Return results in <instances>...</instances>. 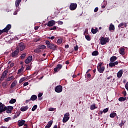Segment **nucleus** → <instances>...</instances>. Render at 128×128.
Returning <instances> with one entry per match:
<instances>
[{
    "mask_svg": "<svg viewBox=\"0 0 128 128\" xmlns=\"http://www.w3.org/2000/svg\"><path fill=\"white\" fill-rule=\"evenodd\" d=\"M30 100H32L30 99L26 100V104H28V102H30Z\"/></svg>",
    "mask_w": 128,
    "mask_h": 128,
    "instance_id": "69168bd1",
    "label": "nucleus"
},
{
    "mask_svg": "<svg viewBox=\"0 0 128 128\" xmlns=\"http://www.w3.org/2000/svg\"><path fill=\"white\" fill-rule=\"evenodd\" d=\"M46 44H47V46H50V42L49 40H46Z\"/></svg>",
    "mask_w": 128,
    "mask_h": 128,
    "instance_id": "49530a36",
    "label": "nucleus"
},
{
    "mask_svg": "<svg viewBox=\"0 0 128 128\" xmlns=\"http://www.w3.org/2000/svg\"><path fill=\"white\" fill-rule=\"evenodd\" d=\"M122 74H124V70H120L117 73V77L118 78H120L121 76H122Z\"/></svg>",
    "mask_w": 128,
    "mask_h": 128,
    "instance_id": "4468645a",
    "label": "nucleus"
},
{
    "mask_svg": "<svg viewBox=\"0 0 128 128\" xmlns=\"http://www.w3.org/2000/svg\"><path fill=\"white\" fill-rule=\"evenodd\" d=\"M108 112V108H104L103 110V112H104V114H106V112Z\"/></svg>",
    "mask_w": 128,
    "mask_h": 128,
    "instance_id": "c03bdc74",
    "label": "nucleus"
},
{
    "mask_svg": "<svg viewBox=\"0 0 128 128\" xmlns=\"http://www.w3.org/2000/svg\"><path fill=\"white\" fill-rule=\"evenodd\" d=\"M24 124H26V120H22L18 122V126H22V125Z\"/></svg>",
    "mask_w": 128,
    "mask_h": 128,
    "instance_id": "5701e85b",
    "label": "nucleus"
},
{
    "mask_svg": "<svg viewBox=\"0 0 128 128\" xmlns=\"http://www.w3.org/2000/svg\"><path fill=\"white\" fill-rule=\"evenodd\" d=\"M35 30H38V26H36L34 27Z\"/></svg>",
    "mask_w": 128,
    "mask_h": 128,
    "instance_id": "e2e57ef3",
    "label": "nucleus"
},
{
    "mask_svg": "<svg viewBox=\"0 0 128 128\" xmlns=\"http://www.w3.org/2000/svg\"><path fill=\"white\" fill-rule=\"evenodd\" d=\"M110 30H114V26L111 24L109 28Z\"/></svg>",
    "mask_w": 128,
    "mask_h": 128,
    "instance_id": "c85d7f7f",
    "label": "nucleus"
},
{
    "mask_svg": "<svg viewBox=\"0 0 128 128\" xmlns=\"http://www.w3.org/2000/svg\"><path fill=\"white\" fill-rule=\"evenodd\" d=\"M3 32H4V30H0V35L2 34H3Z\"/></svg>",
    "mask_w": 128,
    "mask_h": 128,
    "instance_id": "0e129e2a",
    "label": "nucleus"
},
{
    "mask_svg": "<svg viewBox=\"0 0 128 128\" xmlns=\"http://www.w3.org/2000/svg\"><path fill=\"white\" fill-rule=\"evenodd\" d=\"M113 64H114V66H116L117 64H118V62L116 61V62H113Z\"/></svg>",
    "mask_w": 128,
    "mask_h": 128,
    "instance_id": "6e6d98bb",
    "label": "nucleus"
},
{
    "mask_svg": "<svg viewBox=\"0 0 128 128\" xmlns=\"http://www.w3.org/2000/svg\"><path fill=\"white\" fill-rule=\"evenodd\" d=\"M34 52H35L36 54H40V52H42V50H40L38 46L34 50Z\"/></svg>",
    "mask_w": 128,
    "mask_h": 128,
    "instance_id": "a211bd4d",
    "label": "nucleus"
},
{
    "mask_svg": "<svg viewBox=\"0 0 128 128\" xmlns=\"http://www.w3.org/2000/svg\"><path fill=\"white\" fill-rule=\"evenodd\" d=\"M14 76L8 77L6 79V82H10V80H14Z\"/></svg>",
    "mask_w": 128,
    "mask_h": 128,
    "instance_id": "2f4dec72",
    "label": "nucleus"
},
{
    "mask_svg": "<svg viewBox=\"0 0 128 128\" xmlns=\"http://www.w3.org/2000/svg\"><path fill=\"white\" fill-rule=\"evenodd\" d=\"M124 26V23L122 22L118 24V28H124V27H123Z\"/></svg>",
    "mask_w": 128,
    "mask_h": 128,
    "instance_id": "72a5a7b5",
    "label": "nucleus"
},
{
    "mask_svg": "<svg viewBox=\"0 0 128 128\" xmlns=\"http://www.w3.org/2000/svg\"><path fill=\"white\" fill-rule=\"evenodd\" d=\"M62 38L58 39V44H62Z\"/></svg>",
    "mask_w": 128,
    "mask_h": 128,
    "instance_id": "79ce46f5",
    "label": "nucleus"
},
{
    "mask_svg": "<svg viewBox=\"0 0 128 128\" xmlns=\"http://www.w3.org/2000/svg\"><path fill=\"white\" fill-rule=\"evenodd\" d=\"M20 52V50L18 49H16L13 52H12V56L13 58H16L18 56V52Z\"/></svg>",
    "mask_w": 128,
    "mask_h": 128,
    "instance_id": "9d476101",
    "label": "nucleus"
},
{
    "mask_svg": "<svg viewBox=\"0 0 128 128\" xmlns=\"http://www.w3.org/2000/svg\"><path fill=\"white\" fill-rule=\"evenodd\" d=\"M7 74H8V72L6 71L4 72L2 74V78H6V76Z\"/></svg>",
    "mask_w": 128,
    "mask_h": 128,
    "instance_id": "58836bf2",
    "label": "nucleus"
},
{
    "mask_svg": "<svg viewBox=\"0 0 128 128\" xmlns=\"http://www.w3.org/2000/svg\"><path fill=\"white\" fill-rule=\"evenodd\" d=\"M52 121L50 120L49 122H48V124L45 126V128H50V126H52Z\"/></svg>",
    "mask_w": 128,
    "mask_h": 128,
    "instance_id": "6ab92c4d",
    "label": "nucleus"
},
{
    "mask_svg": "<svg viewBox=\"0 0 128 128\" xmlns=\"http://www.w3.org/2000/svg\"><path fill=\"white\" fill-rule=\"evenodd\" d=\"M4 120L6 122H9V120H12V118L10 117H8L7 118H5L4 119Z\"/></svg>",
    "mask_w": 128,
    "mask_h": 128,
    "instance_id": "f704fd0d",
    "label": "nucleus"
},
{
    "mask_svg": "<svg viewBox=\"0 0 128 128\" xmlns=\"http://www.w3.org/2000/svg\"><path fill=\"white\" fill-rule=\"evenodd\" d=\"M100 44L104 46V44H106V42H110V38H104V37H101L100 38Z\"/></svg>",
    "mask_w": 128,
    "mask_h": 128,
    "instance_id": "f03ea898",
    "label": "nucleus"
},
{
    "mask_svg": "<svg viewBox=\"0 0 128 128\" xmlns=\"http://www.w3.org/2000/svg\"><path fill=\"white\" fill-rule=\"evenodd\" d=\"M6 106L2 104V103L0 102V114L4 112H6Z\"/></svg>",
    "mask_w": 128,
    "mask_h": 128,
    "instance_id": "20e7f679",
    "label": "nucleus"
},
{
    "mask_svg": "<svg viewBox=\"0 0 128 128\" xmlns=\"http://www.w3.org/2000/svg\"><path fill=\"white\" fill-rule=\"evenodd\" d=\"M74 50L76 51L78 50V46L76 45V46L74 47Z\"/></svg>",
    "mask_w": 128,
    "mask_h": 128,
    "instance_id": "de8ad7c7",
    "label": "nucleus"
},
{
    "mask_svg": "<svg viewBox=\"0 0 128 128\" xmlns=\"http://www.w3.org/2000/svg\"><path fill=\"white\" fill-rule=\"evenodd\" d=\"M122 94H123L124 96H126V92L124 91L122 92Z\"/></svg>",
    "mask_w": 128,
    "mask_h": 128,
    "instance_id": "052dcab7",
    "label": "nucleus"
},
{
    "mask_svg": "<svg viewBox=\"0 0 128 128\" xmlns=\"http://www.w3.org/2000/svg\"><path fill=\"white\" fill-rule=\"evenodd\" d=\"M19 48L21 52H22V50L26 48V47L24 45V43L21 42L19 44Z\"/></svg>",
    "mask_w": 128,
    "mask_h": 128,
    "instance_id": "2eb2a0df",
    "label": "nucleus"
},
{
    "mask_svg": "<svg viewBox=\"0 0 128 128\" xmlns=\"http://www.w3.org/2000/svg\"><path fill=\"white\" fill-rule=\"evenodd\" d=\"M14 66V62L11 63L10 64V66L11 68H12V66Z\"/></svg>",
    "mask_w": 128,
    "mask_h": 128,
    "instance_id": "680f3d73",
    "label": "nucleus"
},
{
    "mask_svg": "<svg viewBox=\"0 0 128 128\" xmlns=\"http://www.w3.org/2000/svg\"><path fill=\"white\" fill-rule=\"evenodd\" d=\"M26 56V53L22 54L20 56L21 58H24Z\"/></svg>",
    "mask_w": 128,
    "mask_h": 128,
    "instance_id": "ea45409f",
    "label": "nucleus"
},
{
    "mask_svg": "<svg viewBox=\"0 0 128 128\" xmlns=\"http://www.w3.org/2000/svg\"><path fill=\"white\" fill-rule=\"evenodd\" d=\"M68 120H70V113L67 112V113H66L64 115V117L62 120V122H68Z\"/></svg>",
    "mask_w": 128,
    "mask_h": 128,
    "instance_id": "7ed1b4c3",
    "label": "nucleus"
},
{
    "mask_svg": "<svg viewBox=\"0 0 128 128\" xmlns=\"http://www.w3.org/2000/svg\"><path fill=\"white\" fill-rule=\"evenodd\" d=\"M22 2V0H16L15 2V4L16 8H18L20 6V2Z\"/></svg>",
    "mask_w": 128,
    "mask_h": 128,
    "instance_id": "aec40b11",
    "label": "nucleus"
},
{
    "mask_svg": "<svg viewBox=\"0 0 128 128\" xmlns=\"http://www.w3.org/2000/svg\"><path fill=\"white\" fill-rule=\"evenodd\" d=\"M92 56H98V52L96 50L92 52Z\"/></svg>",
    "mask_w": 128,
    "mask_h": 128,
    "instance_id": "cd10ccee",
    "label": "nucleus"
},
{
    "mask_svg": "<svg viewBox=\"0 0 128 128\" xmlns=\"http://www.w3.org/2000/svg\"><path fill=\"white\" fill-rule=\"evenodd\" d=\"M58 24H64V22H62V21H59L58 22Z\"/></svg>",
    "mask_w": 128,
    "mask_h": 128,
    "instance_id": "4d7b16f0",
    "label": "nucleus"
},
{
    "mask_svg": "<svg viewBox=\"0 0 128 128\" xmlns=\"http://www.w3.org/2000/svg\"><path fill=\"white\" fill-rule=\"evenodd\" d=\"M28 110V106H23L20 108L21 112H26V110Z\"/></svg>",
    "mask_w": 128,
    "mask_h": 128,
    "instance_id": "f3484780",
    "label": "nucleus"
},
{
    "mask_svg": "<svg viewBox=\"0 0 128 128\" xmlns=\"http://www.w3.org/2000/svg\"><path fill=\"white\" fill-rule=\"evenodd\" d=\"M119 102H124V100H126V97H120L118 98Z\"/></svg>",
    "mask_w": 128,
    "mask_h": 128,
    "instance_id": "a878e982",
    "label": "nucleus"
},
{
    "mask_svg": "<svg viewBox=\"0 0 128 128\" xmlns=\"http://www.w3.org/2000/svg\"><path fill=\"white\" fill-rule=\"evenodd\" d=\"M117 58H118L116 56H112L110 58V61L111 62H116V60Z\"/></svg>",
    "mask_w": 128,
    "mask_h": 128,
    "instance_id": "412c9836",
    "label": "nucleus"
},
{
    "mask_svg": "<svg viewBox=\"0 0 128 128\" xmlns=\"http://www.w3.org/2000/svg\"><path fill=\"white\" fill-rule=\"evenodd\" d=\"M28 86V82H26L24 84V86Z\"/></svg>",
    "mask_w": 128,
    "mask_h": 128,
    "instance_id": "3c124183",
    "label": "nucleus"
},
{
    "mask_svg": "<svg viewBox=\"0 0 128 128\" xmlns=\"http://www.w3.org/2000/svg\"><path fill=\"white\" fill-rule=\"evenodd\" d=\"M66 64H70V62H68V60H66Z\"/></svg>",
    "mask_w": 128,
    "mask_h": 128,
    "instance_id": "774afa93",
    "label": "nucleus"
},
{
    "mask_svg": "<svg viewBox=\"0 0 128 128\" xmlns=\"http://www.w3.org/2000/svg\"><path fill=\"white\" fill-rule=\"evenodd\" d=\"M85 38H86V40H90V36H86Z\"/></svg>",
    "mask_w": 128,
    "mask_h": 128,
    "instance_id": "a18cd8bd",
    "label": "nucleus"
},
{
    "mask_svg": "<svg viewBox=\"0 0 128 128\" xmlns=\"http://www.w3.org/2000/svg\"><path fill=\"white\" fill-rule=\"evenodd\" d=\"M56 30V26H54L53 28H50V30Z\"/></svg>",
    "mask_w": 128,
    "mask_h": 128,
    "instance_id": "8fccbe9b",
    "label": "nucleus"
},
{
    "mask_svg": "<svg viewBox=\"0 0 128 128\" xmlns=\"http://www.w3.org/2000/svg\"><path fill=\"white\" fill-rule=\"evenodd\" d=\"M78 8V4L76 3H72L70 6V10H74Z\"/></svg>",
    "mask_w": 128,
    "mask_h": 128,
    "instance_id": "0eeeda50",
    "label": "nucleus"
},
{
    "mask_svg": "<svg viewBox=\"0 0 128 128\" xmlns=\"http://www.w3.org/2000/svg\"><path fill=\"white\" fill-rule=\"evenodd\" d=\"M92 32L94 34H96L98 32V28H96V29H94V28H92Z\"/></svg>",
    "mask_w": 128,
    "mask_h": 128,
    "instance_id": "7c9ffc66",
    "label": "nucleus"
},
{
    "mask_svg": "<svg viewBox=\"0 0 128 128\" xmlns=\"http://www.w3.org/2000/svg\"><path fill=\"white\" fill-rule=\"evenodd\" d=\"M11 28H12V25L10 24H8L6 26L4 29H3L4 32H8V30H10Z\"/></svg>",
    "mask_w": 128,
    "mask_h": 128,
    "instance_id": "f8f14e48",
    "label": "nucleus"
},
{
    "mask_svg": "<svg viewBox=\"0 0 128 128\" xmlns=\"http://www.w3.org/2000/svg\"><path fill=\"white\" fill-rule=\"evenodd\" d=\"M16 102V99H12L10 102V104H14V102Z\"/></svg>",
    "mask_w": 128,
    "mask_h": 128,
    "instance_id": "4c0bfd02",
    "label": "nucleus"
},
{
    "mask_svg": "<svg viewBox=\"0 0 128 128\" xmlns=\"http://www.w3.org/2000/svg\"><path fill=\"white\" fill-rule=\"evenodd\" d=\"M124 50H126L124 48H120L119 50L120 54H122V56H124V54H126Z\"/></svg>",
    "mask_w": 128,
    "mask_h": 128,
    "instance_id": "dca6fc26",
    "label": "nucleus"
},
{
    "mask_svg": "<svg viewBox=\"0 0 128 128\" xmlns=\"http://www.w3.org/2000/svg\"><path fill=\"white\" fill-rule=\"evenodd\" d=\"M48 110H49L50 112H54V108H50L48 109Z\"/></svg>",
    "mask_w": 128,
    "mask_h": 128,
    "instance_id": "603ef678",
    "label": "nucleus"
},
{
    "mask_svg": "<svg viewBox=\"0 0 128 128\" xmlns=\"http://www.w3.org/2000/svg\"><path fill=\"white\" fill-rule=\"evenodd\" d=\"M26 80V77H23L21 78L19 81L20 84H22V82H24Z\"/></svg>",
    "mask_w": 128,
    "mask_h": 128,
    "instance_id": "473e14b6",
    "label": "nucleus"
},
{
    "mask_svg": "<svg viewBox=\"0 0 128 128\" xmlns=\"http://www.w3.org/2000/svg\"><path fill=\"white\" fill-rule=\"evenodd\" d=\"M102 64H104V63L100 62L98 64V65L97 66L98 70V72H100V74H102V72H104V70L106 68H104V66H102Z\"/></svg>",
    "mask_w": 128,
    "mask_h": 128,
    "instance_id": "f257e3e1",
    "label": "nucleus"
},
{
    "mask_svg": "<svg viewBox=\"0 0 128 128\" xmlns=\"http://www.w3.org/2000/svg\"><path fill=\"white\" fill-rule=\"evenodd\" d=\"M40 50H44V48H46V46L44 45L40 44L38 46Z\"/></svg>",
    "mask_w": 128,
    "mask_h": 128,
    "instance_id": "b1692460",
    "label": "nucleus"
},
{
    "mask_svg": "<svg viewBox=\"0 0 128 128\" xmlns=\"http://www.w3.org/2000/svg\"><path fill=\"white\" fill-rule=\"evenodd\" d=\"M54 90L56 92H62V86L60 85L56 86L54 88Z\"/></svg>",
    "mask_w": 128,
    "mask_h": 128,
    "instance_id": "39448f33",
    "label": "nucleus"
},
{
    "mask_svg": "<svg viewBox=\"0 0 128 128\" xmlns=\"http://www.w3.org/2000/svg\"><path fill=\"white\" fill-rule=\"evenodd\" d=\"M62 68V65L58 64L56 65V68H54V72H60Z\"/></svg>",
    "mask_w": 128,
    "mask_h": 128,
    "instance_id": "423d86ee",
    "label": "nucleus"
},
{
    "mask_svg": "<svg viewBox=\"0 0 128 128\" xmlns=\"http://www.w3.org/2000/svg\"><path fill=\"white\" fill-rule=\"evenodd\" d=\"M2 86H4V88H6V86H8V83H6V82H4L2 84Z\"/></svg>",
    "mask_w": 128,
    "mask_h": 128,
    "instance_id": "37998d69",
    "label": "nucleus"
},
{
    "mask_svg": "<svg viewBox=\"0 0 128 128\" xmlns=\"http://www.w3.org/2000/svg\"><path fill=\"white\" fill-rule=\"evenodd\" d=\"M17 84H18V82L16 80H14L11 84V88H14V86H16Z\"/></svg>",
    "mask_w": 128,
    "mask_h": 128,
    "instance_id": "393cba45",
    "label": "nucleus"
},
{
    "mask_svg": "<svg viewBox=\"0 0 128 128\" xmlns=\"http://www.w3.org/2000/svg\"><path fill=\"white\" fill-rule=\"evenodd\" d=\"M54 24H56V21L51 20L48 22L47 26H52Z\"/></svg>",
    "mask_w": 128,
    "mask_h": 128,
    "instance_id": "ddd939ff",
    "label": "nucleus"
},
{
    "mask_svg": "<svg viewBox=\"0 0 128 128\" xmlns=\"http://www.w3.org/2000/svg\"><path fill=\"white\" fill-rule=\"evenodd\" d=\"M14 110V107L12 106H6V110L7 114H10L12 113V111Z\"/></svg>",
    "mask_w": 128,
    "mask_h": 128,
    "instance_id": "1a4fd4ad",
    "label": "nucleus"
},
{
    "mask_svg": "<svg viewBox=\"0 0 128 128\" xmlns=\"http://www.w3.org/2000/svg\"><path fill=\"white\" fill-rule=\"evenodd\" d=\"M96 108H98V107L96 106V104H94L90 106V110H96Z\"/></svg>",
    "mask_w": 128,
    "mask_h": 128,
    "instance_id": "4be33fe9",
    "label": "nucleus"
},
{
    "mask_svg": "<svg viewBox=\"0 0 128 128\" xmlns=\"http://www.w3.org/2000/svg\"><path fill=\"white\" fill-rule=\"evenodd\" d=\"M42 96V93H39L38 95V98H41Z\"/></svg>",
    "mask_w": 128,
    "mask_h": 128,
    "instance_id": "09e8293b",
    "label": "nucleus"
},
{
    "mask_svg": "<svg viewBox=\"0 0 128 128\" xmlns=\"http://www.w3.org/2000/svg\"><path fill=\"white\" fill-rule=\"evenodd\" d=\"M98 8L96 7L94 8V12H98Z\"/></svg>",
    "mask_w": 128,
    "mask_h": 128,
    "instance_id": "5fc2aeb1",
    "label": "nucleus"
},
{
    "mask_svg": "<svg viewBox=\"0 0 128 128\" xmlns=\"http://www.w3.org/2000/svg\"><path fill=\"white\" fill-rule=\"evenodd\" d=\"M46 46L48 48H50V50H56V46L54 44H50L49 45H47Z\"/></svg>",
    "mask_w": 128,
    "mask_h": 128,
    "instance_id": "6e6552de",
    "label": "nucleus"
},
{
    "mask_svg": "<svg viewBox=\"0 0 128 128\" xmlns=\"http://www.w3.org/2000/svg\"><path fill=\"white\" fill-rule=\"evenodd\" d=\"M48 38H49L50 40H54V36H52L51 37H48Z\"/></svg>",
    "mask_w": 128,
    "mask_h": 128,
    "instance_id": "864d4df0",
    "label": "nucleus"
},
{
    "mask_svg": "<svg viewBox=\"0 0 128 128\" xmlns=\"http://www.w3.org/2000/svg\"><path fill=\"white\" fill-rule=\"evenodd\" d=\"M26 70H30V66H28L26 68Z\"/></svg>",
    "mask_w": 128,
    "mask_h": 128,
    "instance_id": "13d9d810",
    "label": "nucleus"
},
{
    "mask_svg": "<svg viewBox=\"0 0 128 128\" xmlns=\"http://www.w3.org/2000/svg\"><path fill=\"white\" fill-rule=\"evenodd\" d=\"M22 72H24V66H22L18 70V74H20Z\"/></svg>",
    "mask_w": 128,
    "mask_h": 128,
    "instance_id": "c9c22d12",
    "label": "nucleus"
},
{
    "mask_svg": "<svg viewBox=\"0 0 128 128\" xmlns=\"http://www.w3.org/2000/svg\"><path fill=\"white\" fill-rule=\"evenodd\" d=\"M36 98H38V96H36V95H32L31 96L30 100H31L34 101V100H36Z\"/></svg>",
    "mask_w": 128,
    "mask_h": 128,
    "instance_id": "bb28decb",
    "label": "nucleus"
},
{
    "mask_svg": "<svg viewBox=\"0 0 128 128\" xmlns=\"http://www.w3.org/2000/svg\"><path fill=\"white\" fill-rule=\"evenodd\" d=\"M38 108V106L37 105H34L32 109V112H34Z\"/></svg>",
    "mask_w": 128,
    "mask_h": 128,
    "instance_id": "e433bc0d",
    "label": "nucleus"
},
{
    "mask_svg": "<svg viewBox=\"0 0 128 128\" xmlns=\"http://www.w3.org/2000/svg\"><path fill=\"white\" fill-rule=\"evenodd\" d=\"M116 116V113L113 112L111 113L110 115V118H114Z\"/></svg>",
    "mask_w": 128,
    "mask_h": 128,
    "instance_id": "c756f323",
    "label": "nucleus"
},
{
    "mask_svg": "<svg viewBox=\"0 0 128 128\" xmlns=\"http://www.w3.org/2000/svg\"><path fill=\"white\" fill-rule=\"evenodd\" d=\"M16 12H20V8H18V7H16Z\"/></svg>",
    "mask_w": 128,
    "mask_h": 128,
    "instance_id": "bf43d9fd",
    "label": "nucleus"
},
{
    "mask_svg": "<svg viewBox=\"0 0 128 128\" xmlns=\"http://www.w3.org/2000/svg\"><path fill=\"white\" fill-rule=\"evenodd\" d=\"M32 60V56H29L28 57V58L25 60L24 62L25 64H30V62Z\"/></svg>",
    "mask_w": 128,
    "mask_h": 128,
    "instance_id": "9b49d317",
    "label": "nucleus"
},
{
    "mask_svg": "<svg viewBox=\"0 0 128 128\" xmlns=\"http://www.w3.org/2000/svg\"><path fill=\"white\" fill-rule=\"evenodd\" d=\"M16 14H18V12L16 10L14 12V15L16 16Z\"/></svg>",
    "mask_w": 128,
    "mask_h": 128,
    "instance_id": "338daca9",
    "label": "nucleus"
},
{
    "mask_svg": "<svg viewBox=\"0 0 128 128\" xmlns=\"http://www.w3.org/2000/svg\"><path fill=\"white\" fill-rule=\"evenodd\" d=\"M109 66H110V68H112L113 66H116L114 62H111L109 64Z\"/></svg>",
    "mask_w": 128,
    "mask_h": 128,
    "instance_id": "a19ab883",
    "label": "nucleus"
}]
</instances>
